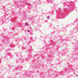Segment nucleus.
I'll return each instance as SVG.
<instances>
[{
	"mask_svg": "<svg viewBox=\"0 0 78 78\" xmlns=\"http://www.w3.org/2000/svg\"><path fill=\"white\" fill-rule=\"evenodd\" d=\"M56 76H57V75H56Z\"/></svg>",
	"mask_w": 78,
	"mask_h": 78,
	"instance_id": "30",
	"label": "nucleus"
},
{
	"mask_svg": "<svg viewBox=\"0 0 78 78\" xmlns=\"http://www.w3.org/2000/svg\"><path fill=\"white\" fill-rule=\"evenodd\" d=\"M16 55H17V56H18V55L17 54H16Z\"/></svg>",
	"mask_w": 78,
	"mask_h": 78,
	"instance_id": "29",
	"label": "nucleus"
},
{
	"mask_svg": "<svg viewBox=\"0 0 78 78\" xmlns=\"http://www.w3.org/2000/svg\"><path fill=\"white\" fill-rule=\"evenodd\" d=\"M3 19H0V22H2L3 23H4V22L3 21H5V20H6L5 19H4V20H3Z\"/></svg>",
	"mask_w": 78,
	"mask_h": 78,
	"instance_id": "11",
	"label": "nucleus"
},
{
	"mask_svg": "<svg viewBox=\"0 0 78 78\" xmlns=\"http://www.w3.org/2000/svg\"><path fill=\"white\" fill-rule=\"evenodd\" d=\"M55 56V55L54 54H52L51 55V56L50 55H48V58H51V57H52L53 58H54V56Z\"/></svg>",
	"mask_w": 78,
	"mask_h": 78,
	"instance_id": "8",
	"label": "nucleus"
},
{
	"mask_svg": "<svg viewBox=\"0 0 78 78\" xmlns=\"http://www.w3.org/2000/svg\"><path fill=\"white\" fill-rule=\"evenodd\" d=\"M15 20H16V19L14 18H13L12 19V20H13V21H15Z\"/></svg>",
	"mask_w": 78,
	"mask_h": 78,
	"instance_id": "19",
	"label": "nucleus"
},
{
	"mask_svg": "<svg viewBox=\"0 0 78 78\" xmlns=\"http://www.w3.org/2000/svg\"><path fill=\"white\" fill-rule=\"evenodd\" d=\"M4 10L5 12H6V11H7V9L5 7H4Z\"/></svg>",
	"mask_w": 78,
	"mask_h": 78,
	"instance_id": "12",
	"label": "nucleus"
},
{
	"mask_svg": "<svg viewBox=\"0 0 78 78\" xmlns=\"http://www.w3.org/2000/svg\"><path fill=\"white\" fill-rule=\"evenodd\" d=\"M30 19L31 20H33V19H34V18H33V17H31V18H30Z\"/></svg>",
	"mask_w": 78,
	"mask_h": 78,
	"instance_id": "18",
	"label": "nucleus"
},
{
	"mask_svg": "<svg viewBox=\"0 0 78 78\" xmlns=\"http://www.w3.org/2000/svg\"><path fill=\"white\" fill-rule=\"evenodd\" d=\"M25 14H26V13H25Z\"/></svg>",
	"mask_w": 78,
	"mask_h": 78,
	"instance_id": "38",
	"label": "nucleus"
},
{
	"mask_svg": "<svg viewBox=\"0 0 78 78\" xmlns=\"http://www.w3.org/2000/svg\"><path fill=\"white\" fill-rule=\"evenodd\" d=\"M27 31H28V32H30V30H27Z\"/></svg>",
	"mask_w": 78,
	"mask_h": 78,
	"instance_id": "25",
	"label": "nucleus"
},
{
	"mask_svg": "<svg viewBox=\"0 0 78 78\" xmlns=\"http://www.w3.org/2000/svg\"><path fill=\"white\" fill-rule=\"evenodd\" d=\"M74 44H75V43H74Z\"/></svg>",
	"mask_w": 78,
	"mask_h": 78,
	"instance_id": "35",
	"label": "nucleus"
},
{
	"mask_svg": "<svg viewBox=\"0 0 78 78\" xmlns=\"http://www.w3.org/2000/svg\"><path fill=\"white\" fill-rule=\"evenodd\" d=\"M75 47H76V45H75Z\"/></svg>",
	"mask_w": 78,
	"mask_h": 78,
	"instance_id": "32",
	"label": "nucleus"
},
{
	"mask_svg": "<svg viewBox=\"0 0 78 78\" xmlns=\"http://www.w3.org/2000/svg\"><path fill=\"white\" fill-rule=\"evenodd\" d=\"M4 49V48L3 47V45L2 44L0 45V51H2Z\"/></svg>",
	"mask_w": 78,
	"mask_h": 78,
	"instance_id": "6",
	"label": "nucleus"
},
{
	"mask_svg": "<svg viewBox=\"0 0 78 78\" xmlns=\"http://www.w3.org/2000/svg\"><path fill=\"white\" fill-rule=\"evenodd\" d=\"M45 57H44V56H43L42 57V58H44V59H45Z\"/></svg>",
	"mask_w": 78,
	"mask_h": 78,
	"instance_id": "20",
	"label": "nucleus"
},
{
	"mask_svg": "<svg viewBox=\"0 0 78 78\" xmlns=\"http://www.w3.org/2000/svg\"><path fill=\"white\" fill-rule=\"evenodd\" d=\"M8 54L9 55V56L11 57V58H13L14 55H12L11 53H8Z\"/></svg>",
	"mask_w": 78,
	"mask_h": 78,
	"instance_id": "9",
	"label": "nucleus"
},
{
	"mask_svg": "<svg viewBox=\"0 0 78 78\" xmlns=\"http://www.w3.org/2000/svg\"><path fill=\"white\" fill-rule=\"evenodd\" d=\"M21 69H22V68L19 66H18V67L16 68V70H20Z\"/></svg>",
	"mask_w": 78,
	"mask_h": 78,
	"instance_id": "10",
	"label": "nucleus"
},
{
	"mask_svg": "<svg viewBox=\"0 0 78 78\" xmlns=\"http://www.w3.org/2000/svg\"><path fill=\"white\" fill-rule=\"evenodd\" d=\"M49 18H50V16H48V17H47V19H49Z\"/></svg>",
	"mask_w": 78,
	"mask_h": 78,
	"instance_id": "24",
	"label": "nucleus"
},
{
	"mask_svg": "<svg viewBox=\"0 0 78 78\" xmlns=\"http://www.w3.org/2000/svg\"><path fill=\"white\" fill-rule=\"evenodd\" d=\"M29 42V40L27 39H26L25 40H24L23 41V43H24V44L26 43V42H27H27Z\"/></svg>",
	"mask_w": 78,
	"mask_h": 78,
	"instance_id": "7",
	"label": "nucleus"
},
{
	"mask_svg": "<svg viewBox=\"0 0 78 78\" xmlns=\"http://www.w3.org/2000/svg\"><path fill=\"white\" fill-rule=\"evenodd\" d=\"M52 1L51 0H49V3H52Z\"/></svg>",
	"mask_w": 78,
	"mask_h": 78,
	"instance_id": "14",
	"label": "nucleus"
},
{
	"mask_svg": "<svg viewBox=\"0 0 78 78\" xmlns=\"http://www.w3.org/2000/svg\"><path fill=\"white\" fill-rule=\"evenodd\" d=\"M21 49H22L23 50V48H22Z\"/></svg>",
	"mask_w": 78,
	"mask_h": 78,
	"instance_id": "27",
	"label": "nucleus"
},
{
	"mask_svg": "<svg viewBox=\"0 0 78 78\" xmlns=\"http://www.w3.org/2000/svg\"><path fill=\"white\" fill-rule=\"evenodd\" d=\"M24 25H26V26H28V23H25Z\"/></svg>",
	"mask_w": 78,
	"mask_h": 78,
	"instance_id": "16",
	"label": "nucleus"
},
{
	"mask_svg": "<svg viewBox=\"0 0 78 78\" xmlns=\"http://www.w3.org/2000/svg\"><path fill=\"white\" fill-rule=\"evenodd\" d=\"M5 16L6 15V13H5Z\"/></svg>",
	"mask_w": 78,
	"mask_h": 78,
	"instance_id": "26",
	"label": "nucleus"
},
{
	"mask_svg": "<svg viewBox=\"0 0 78 78\" xmlns=\"http://www.w3.org/2000/svg\"><path fill=\"white\" fill-rule=\"evenodd\" d=\"M51 45H52V44H51Z\"/></svg>",
	"mask_w": 78,
	"mask_h": 78,
	"instance_id": "37",
	"label": "nucleus"
},
{
	"mask_svg": "<svg viewBox=\"0 0 78 78\" xmlns=\"http://www.w3.org/2000/svg\"><path fill=\"white\" fill-rule=\"evenodd\" d=\"M72 67L69 66V68H68L67 69H66L63 70L62 71V72L61 73H58V74H61V75H65V74L66 72H66L67 71H69L70 69L72 70H73V69H71Z\"/></svg>",
	"mask_w": 78,
	"mask_h": 78,
	"instance_id": "5",
	"label": "nucleus"
},
{
	"mask_svg": "<svg viewBox=\"0 0 78 78\" xmlns=\"http://www.w3.org/2000/svg\"><path fill=\"white\" fill-rule=\"evenodd\" d=\"M6 53H7L8 52H7V51H6Z\"/></svg>",
	"mask_w": 78,
	"mask_h": 78,
	"instance_id": "33",
	"label": "nucleus"
},
{
	"mask_svg": "<svg viewBox=\"0 0 78 78\" xmlns=\"http://www.w3.org/2000/svg\"><path fill=\"white\" fill-rule=\"evenodd\" d=\"M29 20H30V19H29Z\"/></svg>",
	"mask_w": 78,
	"mask_h": 78,
	"instance_id": "34",
	"label": "nucleus"
},
{
	"mask_svg": "<svg viewBox=\"0 0 78 78\" xmlns=\"http://www.w3.org/2000/svg\"><path fill=\"white\" fill-rule=\"evenodd\" d=\"M30 47L31 48H29V50L27 51V53H28V58H26V59L25 58H20V60L21 61H22V62H23V61H26L28 62V61H29V60L30 59H31V50H32V47Z\"/></svg>",
	"mask_w": 78,
	"mask_h": 78,
	"instance_id": "4",
	"label": "nucleus"
},
{
	"mask_svg": "<svg viewBox=\"0 0 78 78\" xmlns=\"http://www.w3.org/2000/svg\"><path fill=\"white\" fill-rule=\"evenodd\" d=\"M19 62V60H16V63H17V62Z\"/></svg>",
	"mask_w": 78,
	"mask_h": 78,
	"instance_id": "21",
	"label": "nucleus"
},
{
	"mask_svg": "<svg viewBox=\"0 0 78 78\" xmlns=\"http://www.w3.org/2000/svg\"><path fill=\"white\" fill-rule=\"evenodd\" d=\"M63 10H61V8H59L58 11L57 10V12L58 13V16H57V17H63L62 19H63L66 16L67 13L66 12V11H67L68 12H69L70 10L72 9H76V8L75 7V5L73 4L70 3L69 2H65L64 4Z\"/></svg>",
	"mask_w": 78,
	"mask_h": 78,
	"instance_id": "1",
	"label": "nucleus"
},
{
	"mask_svg": "<svg viewBox=\"0 0 78 78\" xmlns=\"http://www.w3.org/2000/svg\"><path fill=\"white\" fill-rule=\"evenodd\" d=\"M26 18H27V16L25 17V15H24L23 17V19H26Z\"/></svg>",
	"mask_w": 78,
	"mask_h": 78,
	"instance_id": "17",
	"label": "nucleus"
},
{
	"mask_svg": "<svg viewBox=\"0 0 78 78\" xmlns=\"http://www.w3.org/2000/svg\"><path fill=\"white\" fill-rule=\"evenodd\" d=\"M2 0H0V1H2Z\"/></svg>",
	"mask_w": 78,
	"mask_h": 78,
	"instance_id": "31",
	"label": "nucleus"
},
{
	"mask_svg": "<svg viewBox=\"0 0 78 78\" xmlns=\"http://www.w3.org/2000/svg\"><path fill=\"white\" fill-rule=\"evenodd\" d=\"M67 73H69V72H67Z\"/></svg>",
	"mask_w": 78,
	"mask_h": 78,
	"instance_id": "36",
	"label": "nucleus"
},
{
	"mask_svg": "<svg viewBox=\"0 0 78 78\" xmlns=\"http://www.w3.org/2000/svg\"><path fill=\"white\" fill-rule=\"evenodd\" d=\"M26 2V1H20L18 2L17 3H16L15 4L13 5V6H16V7H20L22 8V7H24L25 6V5H28V6L30 7L31 6V5L30 4V3L28 4V3H27Z\"/></svg>",
	"mask_w": 78,
	"mask_h": 78,
	"instance_id": "3",
	"label": "nucleus"
},
{
	"mask_svg": "<svg viewBox=\"0 0 78 78\" xmlns=\"http://www.w3.org/2000/svg\"><path fill=\"white\" fill-rule=\"evenodd\" d=\"M9 40L8 39V37H3V38L2 42L4 44H5L7 46H9L8 49H7V51H8L9 50H11V49H12V48L14 47V44H9V42L8 41H9Z\"/></svg>",
	"mask_w": 78,
	"mask_h": 78,
	"instance_id": "2",
	"label": "nucleus"
},
{
	"mask_svg": "<svg viewBox=\"0 0 78 78\" xmlns=\"http://www.w3.org/2000/svg\"><path fill=\"white\" fill-rule=\"evenodd\" d=\"M14 11H15V10H13V11H12V14H15V13H14Z\"/></svg>",
	"mask_w": 78,
	"mask_h": 78,
	"instance_id": "15",
	"label": "nucleus"
},
{
	"mask_svg": "<svg viewBox=\"0 0 78 78\" xmlns=\"http://www.w3.org/2000/svg\"><path fill=\"white\" fill-rule=\"evenodd\" d=\"M2 57L1 58V59H0V62H1V60H2ZM0 63H1V62H0Z\"/></svg>",
	"mask_w": 78,
	"mask_h": 78,
	"instance_id": "23",
	"label": "nucleus"
},
{
	"mask_svg": "<svg viewBox=\"0 0 78 78\" xmlns=\"http://www.w3.org/2000/svg\"><path fill=\"white\" fill-rule=\"evenodd\" d=\"M32 67H34V66H32Z\"/></svg>",
	"mask_w": 78,
	"mask_h": 78,
	"instance_id": "28",
	"label": "nucleus"
},
{
	"mask_svg": "<svg viewBox=\"0 0 78 78\" xmlns=\"http://www.w3.org/2000/svg\"><path fill=\"white\" fill-rule=\"evenodd\" d=\"M27 12H30V9L28 10L27 11Z\"/></svg>",
	"mask_w": 78,
	"mask_h": 78,
	"instance_id": "22",
	"label": "nucleus"
},
{
	"mask_svg": "<svg viewBox=\"0 0 78 78\" xmlns=\"http://www.w3.org/2000/svg\"><path fill=\"white\" fill-rule=\"evenodd\" d=\"M35 56H37V58H39V57H40V56H39V55L38 54L35 55Z\"/></svg>",
	"mask_w": 78,
	"mask_h": 78,
	"instance_id": "13",
	"label": "nucleus"
}]
</instances>
